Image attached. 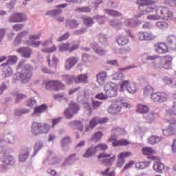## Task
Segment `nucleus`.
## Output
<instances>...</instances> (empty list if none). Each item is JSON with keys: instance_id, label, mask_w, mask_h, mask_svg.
I'll use <instances>...</instances> for the list:
<instances>
[{"instance_id": "nucleus-1", "label": "nucleus", "mask_w": 176, "mask_h": 176, "mask_svg": "<svg viewBox=\"0 0 176 176\" xmlns=\"http://www.w3.org/2000/svg\"><path fill=\"white\" fill-rule=\"evenodd\" d=\"M137 5L141 12H152L153 14L147 16L148 20H173L174 14L173 11L166 6H157L153 0H138Z\"/></svg>"}, {"instance_id": "nucleus-2", "label": "nucleus", "mask_w": 176, "mask_h": 176, "mask_svg": "<svg viewBox=\"0 0 176 176\" xmlns=\"http://www.w3.org/2000/svg\"><path fill=\"white\" fill-rule=\"evenodd\" d=\"M165 119L169 126L166 129L163 130V134L166 136L175 135L176 134V118L175 113L172 109H168L166 111L165 116Z\"/></svg>"}, {"instance_id": "nucleus-3", "label": "nucleus", "mask_w": 176, "mask_h": 176, "mask_svg": "<svg viewBox=\"0 0 176 176\" xmlns=\"http://www.w3.org/2000/svg\"><path fill=\"white\" fill-rule=\"evenodd\" d=\"M50 124L34 122L32 124L31 132L33 135H39V134H47L50 131Z\"/></svg>"}, {"instance_id": "nucleus-4", "label": "nucleus", "mask_w": 176, "mask_h": 176, "mask_svg": "<svg viewBox=\"0 0 176 176\" xmlns=\"http://www.w3.org/2000/svg\"><path fill=\"white\" fill-rule=\"evenodd\" d=\"M16 63H17V56H10L6 63L1 65V67H3L5 69L3 73V78H9V76H12L13 70H12L10 65H13L14 64H16Z\"/></svg>"}, {"instance_id": "nucleus-5", "label": "nucleus", "mask_w": 176, "mask_h": 176, "mask_svg": "<svg viewBox=\"0 0 176 176\" xmlns=\"http://www.w3.org/2000/svg\"><path fill=\"white\" fill-rule=\"evenodd\" d=\"M108 149V145L105 143H100L96 146H91L89 147L84 154V157H91V156H94L97 152H100V151H107Z\"/></svg>"}, {"instance_id": "nucleus-6", "label": "nucleus", "mask_w": 176, "mask_h": 176, "mask_svg": "<svg viewBox=\"0 0 176 176\" xmlns=\"http://www.w3.org/2000/svg\"><path fill=\"white\" fill-rule=\"evenodd\" d=\"M45 88L47 90L60 91V90H64L65 89V85L58 80H53L45 82Z\"/></svg>"}, {"instance_id": "nucleus-7", "label": "nucleus", "mask_w": 176, "mask_h": 176, "mask_svg": "<svg viewBox=\"0 0 176 176\" xmlns=\"http://www.w3.org/2000/svg\"><path fill=\"white\" fill-rule=\"evenodd\" d=\"M79 109H80L79 105L74 102H71L69 104V108L65 110V118H66V119H72V118H74V115L78 113V111H79Z\"/></svg>"}, {"instance_id": "nucleus-8", "label": "nucleus", "mask_w": 176, "mask_h": 176, "mask_svg": "<svg viewBox=\"0 0 176 176\" xmlns=\"http://www.w3.org/2000/svg\"><path fill=\"white\" fill-rule=\"evenodd\" d=\"M1 161L3 163V166L0 168V171L1 173H5L9 170V166H14V158L11 155H3Z\"/></svg>"}, {"instance_id": "nucleus-9", "label": "nucleus", "mask_w": 176, "mask_h": 176, "mask_svg": "<svg viewBox=\"0 0 176 176\" xmlns=\"http://www.w3.org/2000/svg\"><path fill=\"white\" fill-rule=\"evenodd\" d=\"M87 79V74H80L77 76L68 77L66 79V83H67V85H71L73 82L77 85H79V83H89Z\"/></svg>"}, {"instance_id": "nucleus-10", "label": "nucleus", "mask_w": 176, "mask_h": 176, "mask_svg": "<svg viewBox=\"0 0 176 176\" xmlns=\"http://www.w3.org/2000/svg\"><path fill=\"white\" fill-rule=\"evenodd\" d=\"M112 154H107V153H101L98 155V159H104L102 160V164L104 166H112L116 160V155H113ZM110 157V158H108Z\"/></svg>"}, {"instance_id": "nucleus-11", "label": "nucleus", "mask_w": 176, "mask_h": 176, "mask_svg": "<svg viewBox=\"0 0 176 176\" xmlns=\"http://www.w3.org/2000/svg\"><path fill=\"white\" fill-rule=\"evenodd\" d=\"M104 91L107 98L116 97L118 96V85L113 82L106 84Z\"/></svg>"}, {"instance_id": "nucleus-12", "label": "nucleus", "mask_w": 176, "mask_h": 176, "mask_svg": "<svg viewBox=\"0 0 176 176\" xmlns=\"http://www.w3.org/2000/svg\"><path fill=\"white\" fill-rule=\"evenodd\" d=\"M121 91H123V89L126 87L129 93L134 94L137 91V86L134 82H130L129 80H124L120 83Z\"/></svg>"}, {"instance_id": "nucleus-13", "label": "nucleus", "mask_w": 176, "mask_h": 176, "mask_svg": "<svg viewBox=\"0 0 176 176\" xmlns=\"http://www.w3.org/2000/svg\"><path fill=\"white\" fill-rule=\"evenodd\" d=\"M154 49L157 54H166V53H168V45L165 43L160 42L155 43Z\"/></svg>"}, {"instance_id": "nucleus-14", "label": "nucleus", "mask_w": 176, "mask_h": 176, "mask_svg": "<svg viewBox=\"0 0 176 176\" xmlns=\"http://www.w3.org/2000/svg\"><path fill=\"white\" fill-rule=\"evenodd\" d=\"M138 38L140 41H153L157 36L150 32H140L138 34Z\"/></svg>"}, {"instance_id": "nucleus-15", "label": "nucleus", "mask_w": 176, "mask_h": 176, "mask_svg": "<svg viewBox=\"0 0 176 176\" xmlns=\"http://www.w3.org/2000/svg\"><path fill=\"white\" fill-rule=\"evenodd\" d=\"M168 95L164 92H155L151 94V100L155 102H163L167 100Z\"/></svg>"}, {"instance_id": "nucleus-16", "label": "nucleus", "mask_w": 176, "mask_h": 176, "mask_svg": "<svg viewBox=\"0 0 176 176\" xmlns=\"http://www.w3.org/2000/svg\"><path fill=\"white\" fill-rule=\"evenodd\" d=\"M25 20H27V16L24 14L19 12L13 14L9 19L10 23H21Z\"/></svg>"}, {"instance_id": "nucleus-17", "label": "nucleus", "mask_w": 176, "mask_h": 176, "mask_svg": "<svg viewBox=\"0 0 176 176\" xmlns=\"http://www.w3.org/2000/svg\"><path fill=\"white\" fill-rule=\"evenodd\" d=\"M78 58H76V56H70L69 58H68L65 63V68L67 70H69L71 69V68H72V67H75V65H76V64H78Z\"/></svg>"}, {"instance_id": "nucleus-18", "label": "nucleus", "mask_w": 176, "mask_h": 176, "mask_svg": "<svg viewBox=\"0 0 176 176\" xmlns=\"http://www.w3.org/2000/svg\"><path fill=\"white\" fill-rule=\"evenodd\" d=\"M78 48H79L78 45H74L71 47V45L69 43H65L59 46V51L60 52L68 51L69 53H72L74 50H76Z\"/></svg>"}, {"instance_id": "nucleus-19", "label": "nucleus", "mask_w": 176, "mask_h": 176, "mask_svg": "<svg viewBox=\"0 0 176 176\" xmlns=\"http://www.w3.org/2000/svg\"><path fill=\"white\" fill-rule=\"evenodd\" d=\"M32 76V67L28 66L25 69H24L21 74H20L21 79H23L24 80H28Z\"/></svg>"}, {"instance_id": "nucleus-20", "label": "nucleus", "mask_w": 176, "mask_h": 176, "mask_svg": "<svg viewBox=\"0 0 176 176\" xmlns=\"http://www.w3.org/2000/svg\"><path fill=\"white\" fill-rule=\"evenodd\" d=\"M130 156H131V152L130 151L124 152L122 153L119 154L118 155V166L119 167H122V166L124 164V162H126L124 159H126V157H130Z\"/></svg>"}, {"instance_id": "nucleus-21", "label": "nucleus", "mask_w": 176, "mask_h": 176, "mask_svg": "<svg viewBox=\"0 0 176 176\" xmlns=\"http://www.w3.org/2000/svg\"><path fill=\"white\" fill-rule=\"evenodd\" d=\"M16 52L22 54L23 57H25V58H30V57H31V53H32L31 49L25 47L17 49Z\"/></svg>"}, {"instance_id": "nucleus-22", "label": "nucleus", "mask_w": 176, "mask_h": 176, "mask_svg": "<svg viewBox=\"0 0 176 176\" xmlns=\"http://www.w3.org/2000/svg\"><path fill=\"white\" fill-rule=\"evenodd\" d=\"M168 47L172 50H176V36L174 35L168 36L167 38Z\"/></svg>"}, {"instance_id": "nucleus-23", "label": "nucleus", "mask_w": 176, "mask_h": 176, "mask_svg": "<svg viewBox=\"0 0 176 176\" xmlns=\"http://www.w3.org/2000/svg\"><path fill=\"white\" fill-rule=\"evenodd\" d=\"M120 111H122V107L116 103L110 105L108 108V112L109 113H111V115H116V113H119Z\"/></svg>"}, {"instance_id": "nucleus-24", "label": "nucleus", "mask_w": 176, "mask_h": 176, "mask_svg": "<svg viewBox=\"0 0 176 176\" xmlns=\"http://www.w3.org/2000/svg\"><path fill=\"white\" fill-rule=\"evenodd\" d=\"M47 104H41L40 106H37L34 108L33 115H36L37 116H39L41 113H43V112H46L47 111Z\"/></svg>"}, {"instance_id": "nucleus-25", "label": "nucleus", "mask_w": 176, "mask_h": 176, "mask_svg": "<svg viewBox=\"0 0 176 176\" xmlns=\"http://www.w3.org/2000/svg\"><path fill=\"white\" fill-rule=\"evenodd\" d=\"M49 42H50V43H53V38H50L48 40L44 41L43 43L41 41H33L32 42V46H33V47H39V46H43V47H46V46H47V45H49Z\"/></svg>"}, {"instance_id": "nucleus-26", "label": "nucleus", "mask_w": 176, "mask_h": 176, "mask_svg": "<svg viewBox=\"0 0 176 176\" xmlns=\"http://www.w3.org/2000/svg\"><path fill=\"white\" fill-rule=\"evenodd\" d=\"M153 167L156 173H162L166 168V166L160 161L155 162Z\"/></svg>"}, {"instance_id": "nucleus-27", "label": "nucleus", "mask_w": 176, "mask_h": 176, "mask_svg": "<svg viewBox=\"0 0 176 176\" xmlns=\"http://www.w3.org/2000/svg\"><path fill=\"white\" fill-rule=\"evenodd\" d=\"M107 72H101L96 76V79L99 85H104L105 83V79L107 78Z\"/></svg>"}, {"instance_id": "nucleus-28", "label": "nucleus", "mask_w": 176, "mask_h": 176, "mask_svg": "<svg viewBox=\"0 0 176 176\" xmlns=\"http://www.w3.org/2000/svg\"><path fill=\"white\" fill-rule=\"evenodd\" d=\"M76 160H79V158L76 157V154L74 153L68 156V157L65 160L63 166H67V164H71L74 163V162H76Z\"/></svg>"}, {"instance_id": "nucleus-29", "label": "nucleus", "mask_w": 176, "mask_h": 176, "mask_svg": "<svg viewBox=\"0 0 176 176\" xmlns=\"http://www.w3.org/2000/svg\"><path fill=\"white\" fill-rule=\"evenodd\" d=\"M163 140V138L156 136V135H151L148 139V143L150 144V145H155V144H157Z\"/></svg>"}, {"instance_id": "nucleus-30", "label": "nucleus", "mask_w": 176, "mask_h": 176, "mask_svg": "<svg viewBox=\"0 0 176 176\" xmlns=\"http://www.w3.org/2000/svg\"><path fill=\"white\" fill-rule=\"evenodd\" d=\"M143 155L146 156H152V155H156V151L152 147H144L142 149Z\"/></svg>"}, {"instance_id": "nucleus-31", "label": "nucleus", "mask_w": 176, "mask_h": 176, "mask_svg": "<svg viewBox=\"0 0 176 176\" xmlns=\"http://www.w3.org/2000/svg\"><path fill=\"white\" fill-rule=\"evenodd\" d=\"M84 25H87V27H91L94 24V21L93 20V18L90 16H82L81 17Z\"/></svg>"}, {"instance_id": "nucleus-32", "label": "nucleus", "mask_w": 176, "mask_h": 176, "mask_svg": "<svg viewBox=\"0 0 176 176\" xmlns=\"http://www.w3.org/2000/svg\"><path fill=\"white\" fill-rule=\"evenodd\" d=\"M47 61L48 63V65L50 67H53L54 65L55 68L57 67V63H58V58H57L56 56H53L52 60H50V55L47 56Z\"/></svg>"}, {"instance_id": "nucleus-33", "label": "nucleus", "mask_w": 176, "mask_h": 176, "mask_svg": "<svg viewBox=\"0 0 176 176\" xmlns=\"http://www.w3.org/2000/svg\"><path fill=\"white\" fill-rule=\"evenodd\" d=\"M164 64L163 65L165 69H170L171 68V61H173V57L171 56H165L164 58Z\"/></svg>"}, {"instance_id": "nucleus-34", "label": "nucleus", "mask_w": 176, "mask_h": 176, "mask_svg": "<svg viewBox=\"0 0 176 176\" xmlns=\"http://www.w3.org/2000/svg\"><path fill=\"white\" fill-rule=\"evenodd\" d=\"M117 43H118L120 46H124V45H127V43H129V38L121 35L118 38Z\"/></svg>"}, {"instance_id": "nucleus-35", "label": "nucleus", "mask_w": 176, "mask_h": 176, "mask_svg": "<svg viewBox=\"0 0 176 176\" xmlns=\"http://www.w3.org/2000/svg\"><path fill=\"white\" fill-rule=\"evenodd\" d=\"M137 111L139 113H146V112L149 111V107L144 104H138Z\"/></svg>"}, {"instance_id": "nucleus-36", "label": "nucleus", "mask_w": 176, "mask_h": 176, "mask_svg": "<svg viewBox=\"0 0 176 176\" xmlns=\"http://www.w3.org/2000/svg\"><path fill=\"white\" fill-rule=\"evenodd\" d=\"M102 135H104L102 132L98 131V132L94 133V135L91 138V140L94 142H98V141H100L102 138Z\"/></svg>"}, {"instance_id": "nucleus-37", "label": "nucleus", "mask_w": 176, "mask_h": 176, "mask_svg": "<svg viewBox=\"0 0 176 176\" xmlns=\"http://www.w3.org/2000/svg\"><path fill=\"white\" fill-rule=\"evenodd\" d=\"M66 27H69L70 28H78V27H79V23L75 20L67 21Z\"/></svg>"}, {"instance_id": "nucleus-38", "label": "nucleus", "mask_w": 176, "mask_h": 176, "mask_svg": "<svg viewBox=\"0 0 176 176\" xmlns=\"http://www.w3.org/2000/svg\"><path fill=\"white\" fill-rule=\"evenodd\" d=\"M57 51V47L56 45H52L51 47L41 49L43 53H54Z\"/></svg>"}, {"instance_id": "nucleus-39", "label": "nucleus", "mask_w": 176, "mask_h": 176, "mask_svg": "<svg viewBox=\"0 0 176 176\" xmlns=\"http://www.w3.org/2000/svg\"><path fill=\"white\" fill-rule=\"evenodd\" d=\"M28 159V149H25L20 155H19V162H25Z\"/></svg>"}, {"instance_id": "nucleus-40", "label": "nucleus", "mask_w": 176, "mask_h": 176, "mask_svg": "<svg viewBox=\"0 0 176 176\" xmlns=\"http://www.w3.org/2000/svg\"><path fill=\"white\" fill-rule=\"evenodd\" d=\"M108 141L112 142L113 146H121L120 140H118L114 136H111Z\"/></svg>"}, {"instance_id": "nucleus-41", "label": "nucleus", "mask_w": 176, "mask_h": 176, "mask_svg": "<svg viewBox=\"0 0 176 176\" xmlns=\"http://www.w3.org/2000/svg\"><path fill=\"white\" fill-rule=\"evenodd\" d=\"M153 93V88H152L151 86H147L144 89V96L145 97H148V96H150V94H152Z\"/></svg>"}, {"instance_id": "nucleus-42", "label": "nucleus", "mask_w": 176, "mask_h": 176, "mask_svg": "<svg viewBox=\"0 0 176 176\" xmlns=\"http://www.w3.org/2000/svg\"><path fill=\"white\" fill-rule=\"evenodd\" d=\"M151 164V162H139L136 164L137 168L144 169L146 168Z\"/></svg>"}, {"instance_id": "nucleus-43", "label": "nucleus", "mask_w": 176, "mask_h": 176, "mask_svg": "<svg viewBox=\"0 0 176 176\" xmlns=\"http://www.w3.org/2000/svg\"><path fill=\"white\" fill-rule=\"evenodd\" d=\"M113 79L114 80H123V79H124V74L116 73V74H113Z\"/></svg>"}, {"instance_id": "nucleus-44", "label": "nucleus", "mask_w": 176, "mask_h": 176, "mask_svg": "<svg viewBox=\"0 0 176 176\" xmlns=\"http://www.w3.org/2000/svg\"><path fill=\"white\" fill-rule=\"evenodd\" d=\"M68 144H71V138L69 137H65L62 138L60 140V145L64 148L66 145H68Z\"/></svg>"}, {"instance_id": "nucleus-45", "label": "nucleus", "mask_w": 176, "mask_h": 176, "mask_svg": "<svg viewBox=\"0 0 176 176\" xmlns=\"http://www.w3.org/2000/svg\"><path fill=\"white\" fill-rule=\"evenodd\" d=\"M156 25H157V27H158V28H161V30L168 28V23H167V22L159 21L157 23Z\"/></svg>"}, {"instance_id": "nucleus-46", "label": "nucleus", "mask_w": 176, "mask_h": 176, "mask_svg": "<svg viewBox=\"0 0 176 176\" xmlns=\"http://www.w3.org/2000/svg\"><path fill=\"white\" fill-rule=\"evenodd\" d=\"M96 124H98V117H94L93 119H91L89 121V126H90L91 129H94V126Z\"/></svg>"}, {"instance_id": "nucleus-47", "label": "nucleus", "mask_w": 176, "mask_h": 176, "mask_svg": "<svg viewBox=\"0 0 176 176\" xmlns=\"http://www.w3.org/2000/svg\"><path fill=\"white\" fill-rule=\"evenodd\" d=\"M103 176H115V171H111L109 173V168H107L105 170L101 172Z\"/></svg>"}, {"instance_id": "nucleus-48", "label": "nucleus", "mask_w": 176, "mask_h": 176, "mask_svg": "<svg viewBox=\"0 0 176 176\" xmlns=\"http://www.w3.org/2000/svg\"><path fill=\"white\" fill-rule=\"evenodd\" d=\"M24 98H27V95L16 94L15 101L16 102H19V101H21V100H24Z\"/></svg>"}, {"instance_id": "nucleus-49", "label": "nucleus", "mask_w": 176, "mask_h": 176, "mask_svg": "<svg viewBox=\"0 0 176 176\" xmlns=\"http://www.w3.org/2000/svg\"><path fill=\"white\" fill-rule=\"evenodd\" d=\"M74 123H75L76 129H77V130H79L80 131H83V124L82 123V122L76 121L74 122Z\"/></svg>"}, {"instance_id": "nucleus-50", "label": "nucleus", "mask_w": 176, "mask_h": 176, "mask_svg": "<svg viewBox=\"0 0 176 176\" xmlns=\"http://www.w3.org/2000/svg\"><path fill=\"white\" fill-rule=\"evenodd\" d=\"M35 105H36V100L32 98H30L28 100L27 107L32 108V107H35Z\"/></svg>"}, {"instance_id": "nucleus-51", "label": "nucleus", "mask_w": 176, "mask_h": 176, "mask_svg": "<svg viewBox=\"0 0 176 176\" xmlns=\"http://www.w3.org/2000/svg\"><path fill=\"white\" fill-rule=\"evenodd\" d=\"M61 10H54L53 11H49L46 13L47 15L50 14L51 16H57L58 14H60L61 13Z\"/></svg>"}, {"instance_id": "nucleus-52", "label": "nucleus", "mask_w": 176, "mask_h": 176, "mask_svg": "<svg viewBox=\"0 0 176 176\" xmlns=\"http://www.w3.org/2000/svg\"><path fill=\"white\" fill-rule=\"evenodd\" d=\"M95 53H96V54H98V56H105L107 52L101 48H97L95 49Z\"/></svg>"}, {"instance_id": "nucleus-53", "label": "nucleus", "mask_w": 176, "mask_h": 176, "mask_svg": "<svg viewBox=\"0 0 176 176\" xmlns=\"http://www.w3.org/2000/svg\"><path fill=\"white\" fill-rule=\"evenodd\" d=\"M78 12H82L83 13H90L91 10L89 7H82L78 8Z\"/></svg>"}, {"instance_id": "nucleus-54", "label": "nucleus", "mask_w": 176, "mask_h": 176, "mask_svg": "<svg viewBox=\"0 0 176 176\" xmlns=\"http://www.w3.org/2000/svg\"><path fill=\"white\" fill-rule=\"evenodd\" d=\"M95 98H97L98 100H107L108 99V96H107V92H106L105 95H104V94H97Z\"/></svg>"}, {"instance_id": "nucleus-55", "label": "nucleus", "mask_w": 176, "mask_h": 176, "mask_svg": "<svg viewBox=\"0 0 176 176\" xmlns=\"http://www.w3.org/2000/svg\"><path fill=\"white\" fill-rule=\"evenodd\" d=\"M133 164H135L134 161H133V160L129 161L127 164H126L123 170H129V168H131V167H133Z\"/></svg>"}, {"instance_id": "nucleus-56", "label": "nucleus", "mask_w": 176, "mask_h": 176, "mask_svg": "<svg viewBox=\"0 0 176 176\" xmlns=\"http://www.w3.org/2000/svg\"><path fill=\"white\" fill-rule=\"evenodd\" d=\"M108 14H109L110 16H116V17H119V16H122V14L115 10H108Z\"/></svg>"}, {"instance_id": "nucleus-57", "label": "nucleus", "mask_w": 176, "mask_h": 176, "mask_svg": "<svg viewBox=\"0 0 176 176\" xmlns=\"http://www.w3.org/2000/svg\"><path fill=\"white\" fill-rule=\"evenodd\" d=\"M68 38H69V33L67 32L65 34H63L62 36L59 37L57 41L61 42L63 41H66V39H68Z\"/></svg>"}, {"instance_id": "nucleus-58", "label": "nucleus", "mask_w": 176, "mask_h": 176, "mask_svg": "<svg viewBox=\"0 0 176 176\" xmlns=\"http://www.w3.org/2000/svg\"><path fill=\"white\" fill-rule=\"evenodd\" d=\"M41 36H42V34H31L30 36H29V39L30 41H35L36 39H40L41 38Z\"/></svg>"}, {"instance_id": "nucleus-59", "label": "nucleus", "mask_w": 176, "mask_h": 176, "mask_svg": "<svg viewBox=\"0 0 176 176\" xmlns=\"http://www.w3.org/2000/svg\"><path fill=\"white\" fill-rule=\"evenodd\" d=\"M61 118H53L52 120V128H54L56 124H58V123L61 122Z\"/></svg>"}, {"instance_id": "nucleus-60", "label": "nucleus", "mask_w": 176, "mask_h": 176, "mask_svg": "<svg viewBox=\"0 0 176 176\" xmlns=\"http://www.w3.org/2000/svg\"><path fill=\"white\" fill-rule=\"evenodd\" d=\"M101 104L102 103L100 102H98L97 100H92V107L94 109H97V108H99Z\"/></svg>"}, {"instance_id": "nucleus-61", "label": "nucleus", "mask_w": 176, "mask_h": 176, "mask_svg": "<svg viewBox=\"0 0 176 176\" xmlns=\"http://www.w3.org/2000/svg\"><path fill=\"white\" fill-rule=\"evenodd\" d=\"M86 31H87V28H83L82 29L75 30L74 34L75 35H80V34H83L84 32H86Z\"/></svg>"}, {"instance_id": "nucleus-62", "label": "nucleus", "mask_w": 176, "mask_h": 176, "mask_svg": "<svg viewBox=\"0 0 176 176\" xmlns=\"http://www.w3.org/2000/svg\"><path fill=\"white\" fill-rule=\"evenodd\" d=\"M5 35H6V30L4 28H0V42L3 39Z\"/></svg>"}, {"instance_id": "nucleus-63", "label": "nucleus", "mask_w": 176, "mask_h": 176, "mask_svg": "<svg viewBox=\"0 0 176 176\" xmlns=\"http://www.w3.org/2000/svg\"><path fill=\"white\" fill-rule=\"evenodd\" d=\"M43 147V143H42V142H38L36 143L35 146H34V148L36 151H39V149H41V148Z\"/></svg>"}, {"instance_id": "nucleus-64", "label": "nucleus", "mask_w": 176, "mask_h": 176, "mask_svg": "<svg viewBox=\"0 0 176 176\" xmlns=\"http://www.w3.org/2000/svg\"><path fill=\"white\" fill-rule=\"evenodd\" d=\"M23 27H24L23 24H16L13 26V30H14V31H20V30L23 29Z\"/></svg>"}]
</instances>
